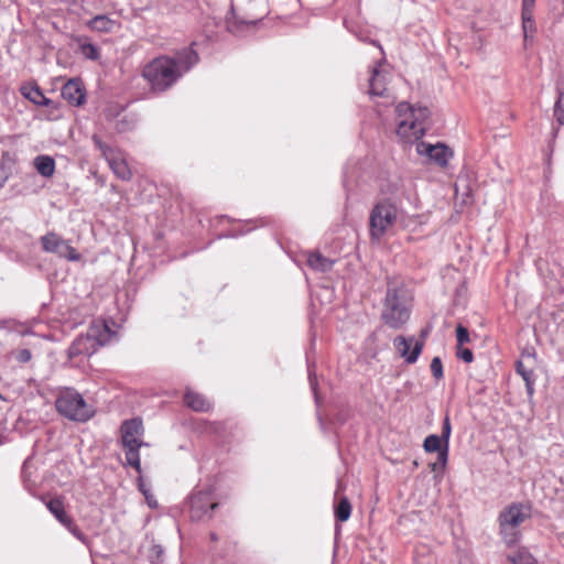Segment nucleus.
I'll list each match as a JSON object with an SVG mask.
<instances>
[{"instance_id":"obj_1","label":"nucleus","mask_w":564,"mask_h":564,"mask_svg":"<svg viewBox=\"0 0 564 564\" xmlns=\"http://www.w3.org/2000/svg\"><path fill=\"white\" fill-rule=\"evenodd\" d=\"M198 62L193 48H184L175 57L160 56L149 62L142 69V77L155 93L171 88Z\"/></svg>"},{"instance_id":"obj_2","label":"nucleus","mask_w":564,"mask_h":564,"mask_svg":"<svg viewBox=\"0 0 564 564\" xmlns=\"http://www.w3.org/2000/svg\"><path fill=\"white\" fill-rule=\"evenodd\" d=\"M384 324L393 329L401 328L410 318V299L404 286L389 284L381 314Z\"/></svg>"},{"instance_id":"obj_3","label":"nucleus","mask_w":564,"mask_h":564,"mask_svg":"<svg viewBox=\"0 0 564 564\" xmlns=\"http://www.w3.org/2000/svg\"><path fill=\"white\" fill-rule=\"evenodd\" d=\"M121 444L124 451L127 464L141 474L140 448L149 446L141 437L144 434L143 422L140 417L126 420L120 427Z\"/></svg>"},{"instance_id":"obj_4","label":"nucleus","mask_w":564,"mask_h":564,"mask_svg":"<svg viewBox=\"0 0 564 564\" xmlns=\"http://www.w3.org/2000/svg\"><path fill=\"white\" fill-rule=\"evenodd\" d=\"M55 408L64 417L75 422H87L94 416V410L87 404L83 395L73 388L59 391Z\"/></svg>"},{"instance_id":"obj_5","label":"nucleus","mask_w":564,"mask_h":564,"mask_svg":"<svg viewBox=\"0 0 564 564\" xmlns=\"http://www.w3.org/2000/svg\"><path fill=\"white\" fill-rule=\"evenodd\" d=\"M531 516L530 508L522 503H511L498 517L499 530L507 545H512L520 538L519 527Z\"/></svg>"},{"instance_id":"obj_6","label":"nucleus","mask_w":564,"mask_h":564,"mask_svg":"<svg viewBox=\"0 0 564 564\" xmlns=\"http://www.w3.org/2000/svg\"><path fill=\"white\" fill-rule=\"evenodd\" d=\"M400 210L390 198L379 200L371 209L369 217L370 237L379 241L395 224Z\"/></svg>"},{"instance_id":"obj_7","label":"nucleus","mask_w":564,"mask_h":564,"mask_svg":"<svg viewBox=\"0 0 564 564\" xmlns=\"http://www.w3.org/2000/svg\"><path fill=\"white\" fill-rule=\"evenodd\" d=\"M91 140L108 162L115 175L122 181H130L132 172L121 154L116 149L104 142L97 134H94Z\"/></svg>"},{"instance_id":"obj_8","label":"nucleus","mask_w":564,"mask_h":564,"mask_svg":"<svg viewBox=\"0 0 564 564\" xmlns=\"http://www.w3.org/2000/svg\"><path fill=\"white\" fill-rule=\"evenodd\" d=\"M41 246L43 251L54 253L68 261L80 260V254L77 250L72 247L67 240L63 239L54 231H50L41 237Z\"/></svg>"},{"instance_id":"obj_9","label":"nucleus","mask_w":564,"mask_h":564,"mask_svg":"<svg viewBox=\"0 0 564 564\" xmlns=\"http://www.w3.org/2000/svg\"><path fill=\"white\" fill-rule=\"evenodd\" d=\"M218 507L210 490H199L189 498V517L193 521L210 519L213 511Z\"/></svg>"},{"instance_id":"obj_10","label":"nucleus","mask_w":564,"mask_h":564,"mask_svg":"<svg viewBox=\"0 0 564 564\" xmlns=\"http://www.w3.org/2000/svg\"><path fill=\"white\" fill-rule=\"evenodd\" d=\"M393 346L405 362L414 364L422 352L424 343L423 340H416L413 336L404 337L399 335L393 339Z\"/></svg>"},{"instance_id":"obj_11","label":"nucleus","mask_w":564,"mask_h":564,"mask_svg":"<svg viewBox=\"0 0 564 564\" xmlns=\"http://www.w3.org/2000/svg\"><path fill=\"white\" fill-rule=\"evenodd\" d=\"M416 151L442 167L446 166L448 160L453 156L452 150L443 143L430 144L421 141L416 145Z\"/></svg>"},{"instance_id":"obj_12","label":"nucleus","mask_w":564,"mask_h":564,"mask_svg":"<svg viewBox=\"0 0 564 564\" xmlns=\"http://www.w3.org/2000/svg\"><path fill=\"white\" fill-rule=\"evenodd\" d=\"M425 133L424 126L417 120L409 118L398 121L397 134L404 142L412 143L420 140Z\"/></svg>"},{"instance_id":"obj_13","label":"nucleus","mask_w":564,"mask_h":564,"mask_svg":"<svg viewBox=\"0 0 564 564\" xmlns=\"http://www.w3.org/2000/svg\"><path fill=\"white\" fill-rule=\"evenodd\" d=\"M93 338L94 332L86 333L85 335H78L67 350L68 358L73 359L80 355H94L99 348L96 346Z\"/></svg>"},{"instance_id":"obj_14","label":"nucleus","mask_w":564,"mask_h":564,"mask_svg":"<svg viewBox=\"0 0 564 564\" xmlns=\"http://www.w3.org/2000/svg\"><path fill=\"white\" fill-rule=\"evenodd\" d=\"M423 448L426 453L436 452L438 455V460L441 463V468H445L448 458V446L443 442V440L436 435H429L423 443Z\"/></svg>"},{"instance_id":"obj_15","label":"nucleus","mask_w":564,"mask_h":564,"mask_svg":"<svg viewBox=\"0 0 564 564\" xmlns=\"http://www.w3.org/2000/svg\"><path fill=\"white\" fill-rule=\"evenodd\" d=\"M62 97L73 106H79L85 100V90L78 79H69L62 88Z\"/></svg>"},{"instance_id":"obj_16","label":"nucleus","mask_w":564,"mask_h":564,"mask_svg":"<svg viewBox=\"0 0 564 564\" xmlns=\"http://www.w3.org/2000/svg\"><path fill=\"white\" fill-rule=\"evenodd\" d=\"M387 74L373 68L369 79V94L371 96L383 97L387 95Z\"/></svg>"},{"instance_id":"obj_17","label":"nucleus","mask_w":564,"mask_h":564,"mask_svg":"<svg viewBox=\"0 0 564 564\" xmlns=\"http://www.w3.org/2000/svg\"><path fill=\"white\" fill-rule=\"evenodd\" d=\"M87 25L96 32L110 33L113 32L115 29L119 28V22L110 19L108 15H96L90 19Z\"/></svg>"},{"instance_id":"obj_18","label":"nucleus","mask_w":564,"mask_h":564,"mask_svg":"<svg viewBox=\"0 0 564 564\" xmlns=\"http://www.w3.org/2000/svg\"><path fill=\"white\" fill-rule=\"evenodd\" d=\"M94 332V341L96 346L99 348L106 344H108L111 339V337L115 335L113 332L108 327L107 324L100 323V324H93L87 333Z\"/></svg>"},{"instance_id":"obj_19","label":"nucleus","mask_w":564,"mask_h":564,"mask_svg":"<svg viewBox=\"0 0 564 564\" xmlns=\"http://www.w3.org/2000/svg\"><path fill=\"white\" fill-rule=\"evenodd\" d=\"M516 371L523 381L525 382V389L529 397H532L534 393V383H535V375L532 368L527 367L523 360H518L516 362Z\"/></svg>"},{"instance_id":"obj_20","label":"nucleus","mask_w":564,"mask_h":564,"mask_svg":"<svg viewBox=\"0 0 564 564\" xmlns=\"http://www.w3.org/2000/svg\"><path fill=\"white\" fill-rule=\"evenodd\" d=\"M184 402L188 408L197 412H207L210 409L208 400L204 395L193 391L185 393Z\"/></svg>"},{"instance_id":"obj_21","label":"nucleus","mask_w":564,"mask_h":564,"mask_svg":"<svg viewBox=\"0 0 564 564\" xmlns=\"http://www.w3.org/2000/svg\"><path fill=\"white\" fill-rule=\"evenodd\" d=\"M307 264L315 271L328 272L334 265V260L324 257L319 252H312L307 257Z\"/></svg>"},{"instance_id":"obj_22","label":"nucleus","mask_w":564,"mask_h":564,"mask_svg":"<svg viewBox=\"0 0 564 564\" xmlns=\"http://www.w3.org/2000/svg\"><path fill=\"white\" fill-rule=\"evenodd\" d=\"M50 512L63 525H70V517L67 516L62 499L54 498L46 503Z\"/></svg>"},{"instance_id":"obj_23","label":"nucleus","mask_w":564,"mask_h":564,"mask_svg":"<svg viewBox=\"0 0 564 564\" xmlns=\"http://www.w3.org/2000/svg\"><path fill=\"white\" fill-rule=\"evenodd\" d=\"M34 166L39 174L44 177H51L55 172V161L48 155H39L34 160Z\"/></svg>"},{"instance_id":"obj_24","label":"nucleus","mask_w":564,"mask_h":564,"mask_svg":"<svg viewBox=\"0 0 564 564\" xmlns=\"http://www.w3.org/2000/svg\"><path fill=\"white\" fill-rule=\"evenodd\" d=\"M455 202L462 206L471 202V191L465 178H459L455 185Z\"/></svg>"},{"instance_id":"obj_25","label":"nucleus","mask_w":564,"mask_h":564,"mask_svg":"<svg viewBox=\"0 0 564 564\" xmlns=\"http://www.w3.org/2000/svg\"><path fill=\"white\" fill-rule=\"evenodd\" d=\"M350 514L351 505L347 497H341L335 506V518L340 522H345L350 518Z\"/></svg>"},{"instance_id":"obj_26","label":"nucleus","mask_w":564,"mask_h":564,"mask_svg":"<svg viewBox=\"0 0 564 564\" xmlns=\"http://www.w3.org/2000/svg\"><path fill=\"white\" fill-rule=\"evenodd\" d=\"M508 560L512 564H536L532 554L524 549L519 550L514 555H509Z\"/></svg>"},{"instance_id":"obj_27","label":"nucleus","mask_w":564,"mask_h":564,"mask_svg":"<svg viewBox=\"0 0 564 564\" xmlns=\"http://www.w3.org/2000/svg\"><path fill=\"white\" fill-rule=\"evenodd\" d=\"M558 98L554 105V117L560 124H564V90L558 86Z\"/></svg>"},{"instance_id":"obj_28","label":"nucleus","mask_w":564,"mask_h":564,"mask_svg":"<svg viewBox=\"0 0 564 564\" xmlns=\"http://www.w3.org/2000/svg\"><path fill=\"white\" fill-rule=\"evenodd\" d=\"M397 115H398V121L400 119L409 118L411 119V116L415 115V108L410 106L408 102H400L395 108Z\"/></svg>"},{"instance_id":"obj_29","label":"nucleus","mask_w":564,"mask_h":564,"mask_svg":"<svg viewBox=\"0 0 564 564\" xmlns=\"http://www.w3.org/2000/svg\"><path fill=\"white\" fill-rule=\"evenodd\" d=\"M22 95L36 105L39 102L40 97L43 95L39 86H32V87H23L22 88Z\"/></svg>"},{"instance_id":"obj_30","label":"nucleus","mask_w":564,"mask_h":564,"mask_svg":"<svg viewBox=\"0 0 564 564\" xmlns=\"http://www.w3.org/2000/svg\"><path fill=\"white\" fill-rule=\"evenodd\" d=\"M431 372L436 380H441L444 376L443 364L440 357H434L431 361Z\"/></svg>"},{"instance_id":"obj_31","label":"nucleus","mask_w":564,"mask_h":564,"mask_svg":"<svg viewBox=\"0 0 564 564\" xmlns=\"http://www.w3.org/2000/svg\"><path fill=\"white\" fill-rule=\"evenodd\" d=\"M452 426L448 415L445 416L442 425V434L441 438L446 444V446H449V437H451Z\"/></svg>"},{"instance_id":"obj_32","label":"nucleus","mask_w":564,"mask_h":564,"mask_svg":"<svg viewBox=\"0 0 564 564\" xmlns=\"http://www.w3.org/2000/svg\"><path fill=\"white\" fill-rule=\"evenodd\" d=\"M82 52L89 59L95 61L99 58V51L94 44H84Z\"/></svg>"},{"instance_id":"obj_33","label":"nucleus","mask_w":564,"mask_h":564,"mask_svg":"<svg viewBox=\"0 0 564 564\" xmlns=\"http://www.w3.org/2000/svg\"><path fill=\"white\" fill-rule=\"evenodd\" d=\"M456 339L458 346H462L469 341V333L468 329L462 325H458L456 328Z\"/></svg>"},{"instance_id":"obj_34","label":"nucleus","mask_w":564,"mask_h":564,"mask_svg":"<svg viewBox=\"0 0 564 564\" xmlns=\"http://www.w3.org/2000/svg\"><path fill=\"white\" fill-rule=\"evenodd\" d=\"M532 10L533 9H529L527 11L525 7L522 6V26H523V32H524V39L525 40H527V23L534 24V21L532 19Z\"/></svg>"},{"instance_id":"obj_35","label":"nucleus","mask_w":564,"mask_h":564,"mask_svg":"<svg viewBox=\"0 0 564 564\" xmlns=\"http://www.w3.org/2000/svg\"><path fill=\"white\" fill-rule=\"evenodd\" d=\"M427 116H429V109L426 107H417V108H415V115L411 116V119L417 120L419 122H421L424 126L423 121L427 118Z\"/></svg>"},{"instance_id":"obj_36","label":"nucleus","mask_w":564,"mask_h":564,"mask_svg":"<svg viewBox=\"0 0 564 564\" xmlns=\"http://www.w3.org/2000/svg\"><path fill=\"white\" fill-rule=\"evenodd\" d=\"M32 358V354L29 349L24 348V349H20L17 354H15V359L21 362V364H25V362H29Z\"/></svg>"},{"instance_id":"obj_37","label":"nucleus","mask_w":564,"mask_h":564,"mask_svg":"<svg viewBox=\"0 0 564 564\" xmlns=\"http://www.w3.org/2000/svg\"><path fill=\"white\" fill-rule=\"evenodd\" d=\"M457 357L469 364L474 360L473 351L468 348H463L457 351Z\"/></svg>"},{"instance_id":"obj_38","label":"nucleus","mask_w":564,"mask_h":564,"mask_svg":"<svg viewBox=\"0 0 564 564\" xmlns=\"http://www.w3.org/2000/svg\"><path fill=\"white\" fill-rule=\"evenodd\" d=\"M65 528H67V530L73 533L75 536H77L78 539L82 538V532L80 530L78 529V527L74 523V521L70 519V525H64Z\"/></svg>"},{"instance_id":"obj_39","label":"nucleus","mask_w":564,"mask_h":564,"mask_svg":"<svg viewBox=\"0 0 564 564\" xmlns=\"http://www.w3.org/2000/svg\"><path fill=\"white\" fill-rule=\"evenodd\" d=\"M139 490L144 495V497L150 494L149 488L145 486L141 477L139 478Z\"/></svg>"},{"instance_id":"obj_40","label":"nucleus","mask_w":564,"mask_h":564,"mask_svg":"<svg viewBox=\"0 0 564 564\" xmlns=\"http://www.w3.org/2000/svg\"><path fill=\"white\" fill-rule=\"evenodd\" d=\"M52 104V100L44 95L40 97L39 102H36L37 106H50Z\"/></svg>"},{"instance_id":"obj_41","label":"nucleus","mask_w":564,"mask_h":564,"mask_svg":"<svg viewBox=\"0 0 564 564\" xmlns=\"http://www.w3.org/2000/svg\"><path fill=\"white\" fill-rule=\"evenodd\" d=\"M145 499H147V502H148L149 507L155 508L158 506L156 500L154 499V497L151 494L145 496Z\"/></svg>"},{"instance_id":"obj_42","label":"nucleus","mask_w":564,"mask_h":564,"mask_svg":"<svg viewBox=\"0 0 564 564\" xmlns=\"http://www.w3.org/2000/svg\"><path fill=\"white\" fill-rule=\"evenodd\" d=\"M430 467L432 471L444 470V468H441V463L438 459L435 463L430 464Z\"/></svg>"},{"instance_id":"obj_43","label":"nucleus","mask_w":564,"mask_h":564,"mask_svg":"<svg viewBox=\"0 0 564 564\" xmlns=\"http://www.w3.org/2000/svg\"><path fill=\"white\" fill-rule=\"evenodd\" d=\"M535 0H522L523 7L525 10L533 9Z\"/></svg>"},{"instance_id":"obj_44","label":"nucleus","mask_w":564,"mask_h":564,"mask_svg":"<svg viewBox=\"0 0 564 564\" xmlns=\"http://www.w3.org/2000/svg\"><path fill=\"white\" fill-rule=\"evenodd\" d=\"M427 335H429V329L427 328L422 329L421 334H420V338H421L420 340H423V343H424Z\"/></svg>"},{"instance_id":"obj_45","label":"nucleus","mask_w":564,"mask_h":564,"mask_svg":"<svg viewBox=\"0 0 564 564\" xmlns=\"http://www.w3.org/2000/svg\"><path fill=\"white\" fill-rule=\"evenodd\" d=\"M533 29V24L527 23V34Z\"/></svg>"},{"instance_id":"obj_46","label":"nucleus","mask_w":564,"mask_h":564,"mask_svg":"<svg viewBox=\"0 0 564 564\" xmlns=\"http://www.w3.org/2000/svg\"><path fill=\"white\" fill-rule=\"evenodd\" d=\"M310 381H311V387H312V389L315 391V387H314V384H315V383L313 382V379H312V377H311V376H310Z\"/></svg>"},{"instance_id":"obj_47","label":"nucleus","mask_w":564,"mask_h":564,"mask_svg":"<svg viewBox=\"0 0 564 564\" xmlns=\"http://www.w3.org/2000/svg\"><path fill=\"white\" fill-rule=\"evenodd\" d=\"M210 538H212V540H214V541H216V540H217V536H216V534H214V533L210 535Z\"/></svg>"},{"instance_id":"obj_48","label":"nucleus","mask_w":564,"mask_h":564,"mask_svg":"<svg viewBox=\"0 0 564 564\" xmlns=\"http://www.w3.org/2000/svg\"><path fill=\"white\" fill-rule=\"evenodd\" d=\"M2 187V183L0 182V188Z\"/></svg>"}]
</instances>
